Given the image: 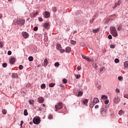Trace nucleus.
I'll list each match as a JSON object with an SVG mask.
<instances>
[{"label":"nucleus","mask_w":128,"mask_h":128,"mask_svg":"<svg viewBox=\"0 0 128 128\" xmlns=\"http://www.w3.org/2000/svg\"><path fill=\"white\" fill-rule=\"evenodd\" d=\"M106 108H108V105H104L102 107L100 112L102 116H106Z\"/></svg>","instance_id":"nucleus-1"},{"label":"nucleus","mask_w":128,"mask_h":128,"mask_svg":"<svg viewBox=\"0 0 128 128\" xmlns=\"http://www.w3.org/2000/svg\"><path fill=\"white\" fill-rule=\"evenodd\" d=\"M110 30L113 36H114V38H116V36H118V31H116V27L114 26H111L110 28Z\"/></svg>","instance_id":"nucleus-2"},{"label":"nucleus","mask_w":128,"mask_h":128,"mask_svg":"<svg viewBox=\"0 0 128 128\" xmlns=\"http://www.w3.org/2000/svg\"><path fill=\"white\" fill-rule=\"evenodd\" d=\"M34 124H40V118L38 116L34 117L32 120Z\"/></svg>","instance_id":"nucleus-3"},{"label":"nucleus","mask_w":128,"mask_h":128,"mask_svg":"<svg viewBox=\"0 0 128 128\" xmlns=\"http://www.w3.org/2000/svg\"><path fill=\"white\" fill-rule=\"evenodd\" d=\"M63 104L62 102H59L55 106V111L58 112V110H62L63 106Z\"/></svg>","instance_id":"nucleus-4"},{"label":"nucleus","mask_w":128,"mask_h":128,"mask_svg":"<svg viewBox=\"0 0 128 128\" xmlns=\"http://www.w3.org/2000/svg\"><path fill=\"white\" fill-rule=\"evenodd\" d=\"M100 102V100H98V98H94V100L90 103V108H94V105L96 104H98V102Z\"/></svg>","instance_id":"nucleus-5"},{"label":"nucleus","mask_w":128,"mask_h":128,"mask_svg":"<svg viewBox=\"0 0 128 128\" xmlns=\"http://www.w3.org/2000/svg\"><path fill=\"white\" fill-rule=\"evenodd\" d=\"M25 22L26 20L22 18H20L16 20V24H18L19 26H24Z\"/></svg>","instance_id":"nucleus-6"},{"label":"nucleus","mask_w":128,"mask_h":128,"mask_svg":"<svg viewBox=\"0 0 128 128\" xmlns=\"http://www.w3.org/2000/svg\"><path fill=\"white\" fill-rule=\"evenodd\" d=\"M38 102L40 104H42L44 102V97L42 96L38 98Z\"/></svg>","instance_id":"nucleus-7"},{"label":"nucleus","mask_w":128,"mask_h":128,"mask_svg":"<svg viewBox=\"0 0 128 128\" xmlns=\"http://www.w3.org/2000/svg\"><path fill=\"white\" fill-rule=\"evenodd\" d=\"M22 36L24 38H28V34L26 32H22Z\"/></svg>","instance_id":"nucleus-8"},{"label":"nucleus","mask_w":128,"mask_h":128,"mask_svg":"<svg viewBox=\"0 0 128 128\" xmlns=\"http://www.w3.org/2000/svg\"><path fill=\"white\" fill-rule=\"evenodd\" d=\"M48 64V59H44V62L42 63V66H44V68H46V66Z\"/></svg>","instance_id":"nucleus-9"},{"label":"nucleus","mask_w":128,"mask_h":128,"mask_svg":"<svg viewBox=\"0 0 128 128\" xmlns=\"http://www.w3.org/2000/svg\"><path fill=\"white\" fill-rule=\"evenodd\" d=\"M120 102V99H118V97L116 96L114 100V102L116 104H118Z\"/></svg>","instance_id":"nucleus-10"},{"label":"nucleus","mask_w":128,"mask_h":128,"mask_svg":"<svg viewBox=\"0 0 128 128\" xmlns=\"http://www.w3.org/2000/svg\"><path fill=\"white\" fill-rule=\"evenodd\" d=\"M44 28L46 30H48V28H50V24L48 22L44 23Z\"/></svg>","instance_id":"nucleus-11"},{"label":"nucleus","mask_w":128,"mask_h":128,"mask_svg":"<svg viewBox=\"0 0 128 128\" xmlns=\"http://www.w3.org/2000/svg\"><path fill=\"white\" fill-rule=\"evenodd\" d=\"M45 18H50V12H46L44 14Z\"/></svg>","instance_id":"nucleus-12"},{"label":"nucleus","mask_w":128,"mask_h":128,"mask_svg":"<svg viewBox=\"0 0 128 128\" xmlns=\"http://www.w3.org/2000/svg\"><path fill=\"white\" fill-rule=\"evenodd\" d=\"M71 50H72V48H70V47H66L65 49V52H70Z\"/></svg>","instance_id":"nucleus-13"},{"label":"nucleus","mask_w":128,"mask_h":128,"mask_svg":"<svg viewBox=\"0 0 128 128\" xmlns=\"http://www.w3.org/2000/svg\"><path fill=\"white\" fill-rule=\"evenodd\" d=\"M14 60H16V59L14 58H11V59L10 60V64H14Z\"/></svg>","instance_id":"nucleus-14"},{"label":"nucleus","mask_w":128,"mask_h":128,"mask_svg":"<svg viewBox=\"0 0 128 128\" xmlns=\"http://www.w3.org/2000/svg\"><path fill=\"white\" fill-rule=\"evenodd\" d=\"M56 50H60L62 48V46L60 44H58L56 46Z\"/></svg>","instance_id":"nucleus-15"},{"label":"nucleus","mask_w":128,"mask_h":128,"mask_svg":"<svg viewBox=\"0 0 128 128\" xmlns=\"http://www.w3.org/2000/svg\"><path fill=\"white\" fill-rule=\"evenodd\" d=\"M124 114V111L122 110H120L118 112V114H120V116H122V114Z\"/></svg>","instance_id":"nucleus-16"},{"label":"nucleus","mask_w":128,"mask_h":128,"mask_svg":"<svg viewBox=\"0 0 128 128\" xmlns=\"http://www.w3.org/2000/svg\"><path fill=\"white\" fill-rule=\"evenodd\" d=\"M100 32V29H99V28L94 29V30H92V32H93L94 34H96V32Z\"/></svg>","instance_id":"nucleus-17"},{"label":"nucleus","mask_w":128,"mask_h":128,"mask_svg":"<svg viewBox=\"0 0 128 128\" xmlns=\"http://www.w3.org/2000/svg\"><path fill=\"white\" fill-rule=\"evenodd\" d=\"M52 10L54 12H56V10H58V9L56 8V7L54 6L52 7Z\"/></svg>","instance_id":"nucleus-18"},{"label":"nucleus","mask_w":128,"mask_h":128,"mask_svg":"<svg viewBox=\"0 0 128 128\" xmlns=\"http://www.w3.org/2000/svg\"><path fill=\"white\" fill-rule=\"evenodd\" d=\"M40 88H42V90H44V88H46V84H42L40 86Z\"/></svg>","instance_id":"nucleus-19"},{"label":"nucleus","mask_w":128,"mask_h":128,"mask_svg":"<svg viewBox=\"0 0 128 128\" xmlns=\"http://www.w3.org/2000/svg\"><path fill=\"white\" fill-rule=\"evenodd\" d=\"M101 98L102 100H108V96L106 95H102Z\"/></svg>","instance_id":"nucleus-20"},{"label":"nucleus","mask_w":128,"mask_h":128,"mask_svg":"<svg viewBox=\"0 0 128 128\" xmlns=\"http://www.w3.org/2000/svg\"><path fill=\"white\" fill-rule=\"evenodd\" d=\"M124 68H128V61H126L124 62Z\"/></svg>","instance_id":"nucleus-21"},{"label":"nucleus","mask_w":128,"mask_h":128,"mask_svg":"<svg viewBox=\"0 0 128 128\" xmlns=\"http://www.w3.org/2000/svg\"><path fill=\"white\" fill-rule=\"evenodd\" d=\"M55 85H56V84L54 83H50L49 84V86L50 88H54Z\"/></svg>","instance_id":"nucleus-22"},{"label":"nucleus","mask_w":128,"mask_h":128,"mask_svg":"<svg viewBox=\"0 0 128 128\" xmlns=\"http://www.w3.org/2000/svg\"><path fill=\"white\" fill-rule=\"evenodd\" d=\"M30 104H34V101L32 100H29Z\"/></svg>","instance_id":"nucleus-23"},{"label":"nucleus","mask_w":128,"mask_h":128,"mask_svg":"<svg viewBox=\"0 0 128 128\" xmlns=\"http://www.w3.org/2000/svg\"><path fill=\"white\" fill-rule=\"evenodd\" d=\"M82 96V91H80L78 92V96Z\"/></svg>","instance_id":"nucleus-24"},{"label":"nucleus","mask_w":128,"mask_h":128,"mask_svg":"<svg viewBox=\"0 0 128 128\" xmlns=\"http://www.w3.org/2000/svg\"><path fill=\"white\" fill-rule=\"evenodd\" d=\"M28 60L30 62H32V60H34V58L32 56H30L28 57Z\"/></svg>","instance_id":"nucleus-25"},{"label":"nucleus","mask_w":128,"mask_h":128,"mask_svg":"<svg viewBox=\"0 0 128 128\" xmlns=\"http://www.w3.org/2000/svg\"><path fill=\"white\" fill-rule=\"evenodd\" d=\"M84 104H88V99H85L82 102Z\"/></svg>","instance_id":"nucleus-26"},{"label":"nucleus","mask_w":128,"mask_h":128,"mask_svg":"<svg viewBox=\"0 0 128 128\" xmlns=\"http://www.w3.org/2000/svg\"><path fill=\"white\" fill-rule=\"evenodd\" d=\"M120 0L116 3L115 4V6L114 8H116V6H120Z\"/></svg>","instance_id":"nucleus-27"},{"label":"nucleus","mask_w":128,"mask_h":128,"mask_svg":"<svg viewBox=\"0 0 128 128\" xmlns=\"http://www.w3.org/2000/svg\"><path fill=\"white\" fill-rule=\"evenodd\" d=\"M24 116H28V110H25L24 112Z\"/></svg>","instance_id":"nucleus-28"},{"label":"nucleus","mask_w":128,"mask_h":128,"mask_svg":"<svg viewBox=\"0 0 128 128\" xmlns=\"http://www.w3.org/2000/svg\"><path fill=\"white\" fill-rule=\"evenodd\" d=\"M86 60L89 62H92V58H90V57L87 56L86 58Z\"/></svg>","instance_id":"nucleus-29"},{"label":"nucleus","mask_w":128,"mask_h":128,"mask_svg":"<svg viewBox=\"0 0 128 128\" xmlns=\"http://www.w3.org/2000/svg\"><path fill=\"white\" fill-rule=\"evenodd\" d=\"M12 78H16V76H18V74H16V73H13L12 74Z\"/></svg>","instance_id":"nucleus-30"},{"label":"nucleus","mask_w":128,"mask_h":128,"mask_svg":"<svg viewBox=\"0 0 128 128\" xmlns=\"http://www.w3.org/2000/svg\"><path fill=\"white\" fill-rule=\"evenodd\" d=\"M70 44H76V42L74 40H70Z\"/></svg>","instance_id":"nucleus-31"},{"label":"nucleus","mask_w":128,"mask_h":128,"mask_svg":"<svg viewBox=\"0 0 128 128\" xmlns=\"http://www.w3.org/2000/svg\"><path fill=\"white\" fill-rule=\"evenodd\" d=\"M6 112H7V111H6V110H2V114H6Z\"/></svg>","instance_id":"nucleus-32"},{"label":"nucleus","mask_w":128,"mask_h":128,"mask_svg":"<svg viewBox=\"0 0 128 128\" xmlns=\"http://www.w3.org/2000/svg\"><path fill=\"white\" fill-rule=\"evenodd\" d=\"M74 76H76V78H80V74H75Z\"/></svg>","instance_id":"nucleus-33"},{"label":"nucleus","mask_w":128,"mask_h":128,"mask_svg":"<svg viewBox=\"0 0 128 128\" xmlns=\"http://www.w3.org/2000/svg\"><path fill=\"white\" fill-rule=\"evenodd\" d=\"M38 12H36L35 14H33L32 18H36V16H38Z\"/></svg>","instance_id":"nucleus-34"},{"label":"nucleus","mask_w":128,"mask_h":128,"mask_svg":"<svg viewBox=\"0 0 128 128\" xmlns=\"http://www.w3.org/2000/svg\"><path fill=\"white\" fill-rule=\"evenodd\" d=\"M2 66L3 68H6V66H8V64L6 63H3Z\"/></svg>","instance_id":"nucleus-35"},{"label":"nucleus","mask_w":128,"mask_h":128,"mask_svg":"<svg viewBox=\"0 0 128 128\" xmlns=\"http://www.w3.org/2000/svg\"><path fill=\"white\" fill-rule=\"evenodd\" d=\"M118 80H124V78L122 76H119L118 77Z\"/></svg>","instance_id":"nucleus-36"},{"label":"nucleus","mask_w":128,"mask_h":128,"mask_svg":"<svg viewBox=\"0 0 128 128\" xmlns=\"http://www.w3.org/2000/svg\"><path fill=\"white\" fill-rule=\"evenodd\" d=\"M64 52H66V50H64V49H60V52H61V54H64Z\"/></svg>","instance_id":"nucleus-37"},{"label":"nucleus","mask_w":128,"mask_h":128,"mask_svg":"<svg viewBox=\"0 0 128 128\" xmlns=\"http://www.w3.org/2000/svg\"><path fill=\"white\" fill-rule=\"evenodd\" d=\"M62 82L64 84H66V82H68V80L64 78L63 79Z\"/></svg>","instance_id":"nucleus-38"},{"label":"nucleus","mask_w":128,"mask_h":128,"mask_svg":"<svg viewBox=\"0 0 128 128\" xmlns=\"http://www.w3.org/2000/svg\"><path fill=\"white\" fill-rule=\"evenodd\" d=\"M60 66V63L58 62H56L54 64V66Z\"/></svg>","instance_id":"nucleus-39"},{"label":"nucleus","mask_w":128,"mask_h":128,"mask_svg":"<svg viewBox=\"0 0 128 128\" xmlns=\"http://www.w3.org/2000/svg\"><path fill=\"white\" fill-rule=\"evenodd\" d=\"M38 30V26H35L34 28V32H37Z\"/></svg>","instance_id":"nucleus-40"},{"label":"nucleus","mask_w":128,"mask_h":128,"mask_svg":"<svg viewBox=\"0 0 128 128\" xmlns=\"http://www.w3.org/2000/svg\"><path fill=\"white\" fill-rule=\"evenodd\" d=\"M114 62H116V64H118V62H120V60L118 58H116L114 60Z\"/></svg>","instance_id":"nucleus-41"},{"label":"nucleus","mask_w":128,"mask_h":128,"mask_svg":"<svg viewBox=\"0 0 128 128\" xmlns=\"http://www.w3.org/2000/svg\"><path fill=\"white\" fill-rule=\"evenodd\" d=\"M22 68H24V66L22 65H20L19 66V70H22Z\"/></svg>","instance_id":"nucleus-42"},{"label":"nucleus","mask_w":128,"mask_h":128,"mask_svg":"<svg viewBox=\"0 0 128 128\" xmlns=\"http://www.w3.org/2000/svg\"><path fill=\"white\" fill-rule=\"evenodd\" d=\"M82 58H84V60H86V58L88 57L84 54H82Z\"/></svg>","instance_id":"nucleus-43"},{"label":"nucleus","mask_w":128,"mask_h":128,"mask_svg":"<svg viewBox=\"0 0 128 128\" xmlns=\"http://www.w3.org/2000/svg\"><path fill=\"white\" fill-rule=\"evenodd\" d=\"M110 48H116V46H114V44H111L110 46Z\"/></svg>","instance_id":"nucleus-44"},{"label":"nucleus","mask_w":128,"mask_h":128,"mask_svg":"<svg viewBox=\"0 0 128 128\" xmlns=\"http://www.w3.org/2000/svg\"><path fill=\"white\" fill-rule=\"evenodd\" d=\"M108 102H110V100H106L104 102L105 104H108Z\"/></svg>","instance_id":"nucleus-45"},{"label":"nucleus","mask_w":128,"mask_h":128,"mask_svg":"<svg viewBox=\"0 0 128 128\" xmlns=\"http://www.w3.org/2000/svg\"><path fill=\"white\" fill-rule=\"evenodd\" d=\"M77 70H82V66H78V67H77Z\"/></svg>","instance_id":"nucleus-46"},{"label":"nucleus","mask_w":128,"mask_h":128,"mask_svg":"<svg viewBox=\"0 0 128 128\" xmlns=\"http://www.w3.org/2000/svg\"><path fill=\"white\" fill-rule=\"evenodd\" d=\"M108 38L109 40H112V35L110 34L108 36Z\"/></svg>","instance_id":"nucleus-47"},{"label":"nucleus","mask_w":128,"mask_h":128,"mask_svg":"<svg viewBox=\"0 0 128 128\" xmlns=\"http://www.w3.org/2000/svg\"><path fill=\"white\" fill-rule=\"evenodd\" d=\"M22 124H24V121L22 120L20 122V126L21 128H22Z\"/></svg>","instance_id":"nucleus-48"},{"label":"nucleus","mask_w":128,"mask_h":128,"mask_svg":"<svg viewBox=\"0 0 128 128\" xmlns=\"http://www.w3.org/2000/svg\"><path fill=\"white\" fill-rule=\"evenodd\" d=\"M124 97L125 98H128V94H124Z\"/></svg>","instance_id":"nucleus-49"},{"label":"nucleus","mask_w":128,"mask_h":128,"mask_svg":"<svg viewBox=\"0 0 128 128\" xmlns=\"http://www.w3.org/2000/svg\"><path fill=\"white\" fill-rule=\"evenodd\" d=\"M48 118L49 120H51V118H52V114L49 115Z\"/></svg>","instance_id":"nucleus-50"},{"label":"nucleus","mask_w":128,"mask_h":128,"mask_svg":"<svg viewBox=\"0 0 128 128\" xmlns=\"http://www.w3.org/2000/svg\"><path fill=\"white\" fill-rule=\"evenodd\" d=\"M116 92H118V94H120V90H118V88H116Z\"/></svg>","instance_id":"nucleus-51"},{"label":"nucleus","mask_w":128,"mask_h":128,"mask_svg":"<svg viewBox=\"0 0 128 128\" xmlns=\"http://www.w3.org/2000/svg\"><path fill=\"white\" fill-rule=\"evenodd\" d=\"M0 46L1 48H2V46H4V43H2V42H0Z\"/></svg>","instance_id":"nucleus-52"},{"label":"nucleus","mask_w":128,"mask_h":128,"mask_svg":"<svg viewBox=\"0 0 128 128\" xmlns=\"http://www.w3.org/2000/svg\"><path fill=\"white\" fill-rule=\"evenodd\" d=\"M8 56H10V54H12V51H10V50L8 51Z\"/></svg>","instance_id":"nucleus-53"},{"label":"nucleus","mask_w":128,"mask_h":128,"mask_svg":"<svg viewBox=\"0 0 128 128\" xmlns=\"http://www.w3.org/2000/svg\"><path fill=\"white\" fill-rule=\"evenodd\" d=\"M118 30H122V26H120L118 28H117Z\"/></svg>","instance_id":"nucleus-54"},{"label":"nucleus","mask_w":128,"mask_h":128,"mask_svg":"<svg viewBox=\"0 0 128 128\" xmlns=\"http://www.w3.org/2000/svg\"><path fill=\"white\" fill-rule=\"evenodd\" d=\"M38 20H39V22H42V18H38Z\"/></svg>","instance_id":"nucleus-55"},{"label":"nucleus","mask_w":128,"mask_h":128,"mask_svg":"<svg viewBox=\"0 0 128 128\" xmlns=\"http://www.w3.org/2000/svg\"><path fill=\"white\" fill-rule=\"evenodd\" d=\"M111 16H113L114 18H116V14H113V15H112Z\"/></svg>","instance_id":"nucleus-56"},{"label":"nucleus","mask_w":128,"mask_h":128,"mask_svg":"<svg viewBox=\"0 0 128 128\" xmlns=\"http://www.w3.org/2000/svg\"><path fill=\"white\" fill-rule=\"evenodd\" d=\"M98 105H96L94 107L95 108H98Z\"/></svg>","instance_id":"nucleus-57"},{"label":"nucleus","mask_w":128,"mask_h":128,"mask_svg":"<svg viewBox=\"0 0 128 128\" xmlns=\"http://www.w3.org/2000/svg\"><path fill=\"white\" fill-rule=\"evenodd\" d=\"M80 46H84V44H82V43H81V44H80Z\"/></svg>","instance_id":"nucleus-58"},{"label":"nucleus","mask_w":128,"mask_h":128,"mask_svg":"<svg viewBox=\"0 0 128 128\" xmlns=\"http://www.w3.org/2000/svg\"><path fill=\"white\" fill-rule=\"evenodd\" d=\"M2 18V14H0V18Z\"/></svg>","instance_id":"nucleus-59"},{"label":"nucleus","mask_w":128,"mask_h":128,"mask_svg":"<svg viewBox=\"0 0 128 128\" xmlns=\"http://www.w3.org/2000/svg\"><path fill=\"white\" fill-rule=\"evenodd\" d=\"M102 70H104V68H101L100 69V72H102Z\"/></svg>","instance_id":"nucleus-60"},{"label":"nucleus","mask_w":128,"mask_h":128,"mask_svg":"<svg viewBox=\"0 0 128 128\" xmlns=\"http://www.w3.org/2000/svg\"><path fill=\"white\" fill-rule=\"evenodd\" d=\"M42 106H44H44H46V104H42Z\"/></svg>","instance_id":"nucleus-61"},{"label":"nucleus","mask_w":128,"mask_h":128,"mask_svg":"<svg viewBox=\"0 0 128 128\" xmlns=\"http://www.w3.org/2000/svg\"><path fill=\"white\" fill-rule=\"evenodd\" d=\"M30 124H32V122H30Z\"/></svg>","instance_id":"nucleus-62"},{"label":"nucleus","mask_w":128,"mask_h":128,"mask_svg":"<svg viewBox=\"0 0 128 128\" xmlns=\"http://www.w3.org/2000/svg\"><path fill=\"white\" fill-rule=\"evenodd\" d=\"M39 110H42V109L40 108H39Z\"/></svg>","instance_id":"nucleus-63"},{"label":"nucleus","mask_w":128,"mask_h":128,"mask_svg":"<svg viewBox=\"0 0 128 128\" xmlns=\"http://www.w3.org/2000/svg\"><path fill=\"white\" fill-rule=\"evenodd\" d=\"M94 22V18L92 19V22Z\"/></svg>","instance_id":"nucleus-64"}]
</instances>
